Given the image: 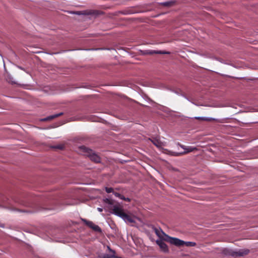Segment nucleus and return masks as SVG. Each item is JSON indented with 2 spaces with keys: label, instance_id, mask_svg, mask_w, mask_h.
Instances as JSON below:
<instances>
[{
  "label": "nucleus",
  "instance_id": "5701e85b",
  "mask_svg": "<svg viewBox=\"0 0 258 258\" xmlns=\"http://www.w3.org/2000/svg\"><path fill=\"white\" fill-rule=\"evenodd\" d=\"M0 227L4 228L5 225L4 224L0 223Z\"/></svg>",
  "mask_w": 258,
  "mask_h": 258
},
{
  "label": "nucleus",
  "instance_id": "4be33fe9",
  "mask_svg": "<svg viewBox=\"0 0 258 258\" xmlns=\"http://www.w3.org/2000/svg\"><path fill=\"white\" fill-rule=\"evenodd\" d=\"M122 200L125 201H127V202H130V199L128 198H125L123 196V199H122Z\"/></svg>",
  "mask_w": 258,
  "mask_h": 258
},
{
  "label": "nucleus",
  "instance_id": "6e6552de",
  "mask_svg": "<svg viewBox=\"0 0 258 258\" xmlns=\"http://www.w3.org/2000/svg\"><path fill=\"white\" fill-rule=\"evenodd\" d=\"M144 54L152 55L154 54H169V52L161 50H146L144 51Z\"/></svg>",
  "mask_w": 258,
  "mask_h": 258
},
{
  "label": "nucleus",
  "instance_id": "f03ea898",
  "mask_svg": "<svg viewBox=\"0 0 258 258\" xmlns=\"http://www.w3.org/2000/svg\"><path fill=\"white\" fill-rule=\"evenodd\" d=\"M223 252L225 254H228L234 257L243 256L248 254L249 252V250L248 249H241L237 251H234L230 249H224Z\"/></svg>",
  "mask_w": 258,
  "mask_h": 258
},
{
  "label": "nucleus",
  "instance_id": "f8f14e48",
  "mask_svg": "<svg viewBox=\"0 0 258 258\" xmlns=\"http://www.w3.org/2000/svg\"><path fill=\"white\" fill-rule=\"evenodd\" d=\"M153 144L157 147H160L162 146V143L158 138H154L151 140Z\"/></svg>",
  "mask_w": 258,
  "mask_h": 258
},
{
  "label": "nucleus",
  "instance_id": "1a4fd4ad",
  "mask_svg": "<svg viewBox=\"0 0 258 258\" xmlns=\"http://www.w3.org/2000/svg\"><path fill=\"white\" fill-rule=\"evenodd\" d=\"M181 147L185 150L184 152L183 153H176V156H179L182 154H185L189 152H191L194 151L195 150H196L197 149L196 148L192 147H185L183 145H180Z\"/></svg>",
  "mask_w": 258,
  "mask_h": 258
},
{
  "label": "nucleus",
  "instance_id": "f3484780",
  "mask_svg": "<svg viewBox=\"0 0 258 258\" xmlns=\"http://www.w3.org/2000/svg\"><path fill=\"white\" fill-rule=\"evenodd\" d=\"M173 4V2H168L162 3V5L165 7H169L171 6Z\"/></svg>",
  "mask_w": 258,
  "mask_h": 258
},
{
  "label": "nucleus",
  "instance_id": "39448f33",
  "mask_svg": "<svg viewBox=\"0 0 258 258\" xmlns=\"http://www.w3.org/2000/svg\"><path fill=\"white\" fill-rule=\"evenodd\" d=\"M166 236L167 238V239H166V240L170 242L171 244H174L178 246H182L184 245L185 242L183 240H181L177 238L171 237L168 235H166Z\"/></svg>",
  "mask_w": 258,
  "mask_h": 258
},
{
  "label": "nucleus",
  "instance_id": "9d476101",
  "mask_svg": "<svg viewBox=\"0 0 258 258\" xmlns=\"http://www.w3.org/2000/svg\"><path fill=\"white\" fill-rule=\"evenodd\" d=\"M63 112H60L59 113L54 114L53 115H51L50 116H48L46 118L42 119L43 121H47V120H52L53 119H54L56 117H58L59 116H60L61 115H63Z\"/></svg>",
  "mask_w": 258,
  "mask_h": 258
},
{
  "label": "nucleus",
  "instance_id": "dca6fc26",
  "mask_svg": "<svg viewBox=\"0 0 258 258\" xmlns=\"http://www.w3.org/2000/svg\"><path fill=\"white\" fill-rule=\"evenodd\" d=\"M105 202L110 205H113L114 204V201L113 200L108 199H106L105 200Z\"/></svg>",
  "mask_w": 258,
  "mask_h": 258
},
{
  "label": "nucleus",
  "instance_id": "6ab92c4d",
  "mask_svg": "<svg viewBox=\"0 0 258 258\" xmlns=\"http://www.w3.org/2000/svg\"><path fill=\"white\" fill-rule=\"evenodd\" d=\"M114 194L115 196V197H118L121 199H123V196L121 195L120 194L117 192H114Z\"/></svg>",
  "mask_w": 258,
  "mask_h": 258
},
{
  "label": "nucleus",
  "instance_id": "f257e3e1",
  "mask_svg": "<svg viewBox=\"0 0 258 258\" xmlns=\"http://www.w3.org/2000/svg\"><path fill=\"white\" fill-rule=\"evenodd\" d=\"M79 151L83 155L88 157L90 159L95 163H99L100 162V157L94 153L91 149L82 146L79 147Z\"/></svg>",
  "mask_w": 258,
  "mask_h": 258
},
{
  "label": "nucleus",
  "instance_id": "7ed1b4c3",
  "mask_svg": "<svg viewBox=\"0 0 258 258\" xmlns=\"http://www.w3.org/2000/svg\"><path fill=\"white\" fill-rule=\"evenodd\" d=\"M111 213L121 217L123 213H124L122 209V206L119 204H117L113 205L110 208Z\"/></svg>",
  "mask_w": 258,
  "mask_h": 258
},
{
  "label": "nucleus",
  "instance_id": "b1692460",
  "mask_svg": "<svg viewBox=\"0 0 258 258\" xmlns=\"http://www.w3.org/2000/svg\"><path fill=\"white\" fill-rule=\"evenodd\" d=\"M98 210L99 212H102V211H103L102 209L100 208H98Z\"/></svg>",
  "mask_w": 258,
  "mask_h": 258
},
{
  "label": "nucleus",
  "instance_id": "aec40b11",
  "mask_svg": "<svg viewBox=\"0 0 258 258\" xmlns=\"http://www.w3.org/2000/svg\"><path fill=\"white\" fill-rule=\"evenodd\" d=\"M196 118L197 119L200 120H209V119L208 118H205V117H196Z\"/></svg>",
  "mask_w": 258,
  "mask_h": 258
},
{
  "label": "nucleus",
  "instance_id": "a211bd4d",
  "mask_svg": "<svg viewBox=\"0 0 258 258\" xmlns=\"http://www.w3.org/2000/svg\"><path fill=\"white\" fill-rule=\"evenodd\" d=\"M105 191L107 193H111L113 191V188L112 187H105Z\"/></svg>",
  "mask_w": 258,
  "mask_h": 258
},
{
  "label": "nucleus",
  "instance_id": "4468645a",
  "mask_svg": "<svg viewBox=\"0 0 258 258\" xmlns=\"http://www.w3.org/2000/svg\"><path fill=\"white\" fill-rule=\"evenodd\" d=\"M184 244L187 246H195L196 243L194 242H185Z\"/></svg>",
  "mask_w": 258,
  "mask_h": 258
},
{
  "label": "nucleus",
  "instance_id": "0eeeda50",
  "mask_svg": "<svg viewBox=\"0 0 258 258\" xmlns=\"http://www.w3.org/2000/svg\"><path fill=\"white\" fill-rule=\"evenodd\" d=\"M123 219L124 221L126 222H128L130 223H133L135 222V219L134 217L130 214H127L125 213H124L121 217Z\"/></svg>",
  "mask_w": 258,
  "mask_h": 258
},
{
  "label": "nucleus",
  "instance_id": "9b49d317",
  "mask_svg": "<svg viewBox=\"0 0 258 258\" xmlns=\"http://www.w3.org/2000/svg\"><path fill=\"white\" fill-rule=\"evenodd\" d=\"M108 248L110 252H111L113 254L115 253V251L111 249L109 246H108ZM102 258H118L117 256H116L114 254L113 255H109L108 254H104Z\"/></svg>",
  "mask_w": 258,
  "mask_h": 258
},
{
  "label": "nucleus",
  "instance_id": "20e7f679",
  "mask_svg": "<svg viewBox=\"0 0 258 258\" xmlns=\"http://www.w3.org/2000/svg\"><path fill=\"white\" fill-rule=\"evenodd\" d=\"M81 220L86 226L91 228L94 231L101 232V228L97 225L94 224L92 221H88L85 219L81 218Z\"/></svg>",
  "mask_w": 258,
  "mask_h": 258
},
{
  "label": "nucleus",
  "instance_id": "423d86ee",
  "mask_svg": "<svg viewBox=\"0 0 258 258\" xmlns=\"http://www.w3.org/2000/svg\"><path fill=\"white\" fill-rule=\"evenodd\" d=\"M156 243L159 246L161 250L164 252H168L169 249L167 244L162 240H157Z\"/></svg>",
  "mask_w": 258,
  "mask_h": 258
},
{
  "label": "nucleus",
  "instance_id": "2eb2a0df",
  "mask_svg": "<svg viewBox=\"0 0 258 258\" xmlns=\"http://www.w3.org/2000/svg\"><path fill=\"white\" fill-rule=\"evenodd\" d=\"M72 13L75 14H77L78 15L87 14L85 11H76V12H74Z\"/></svg>",
  "mask_w": 258,
  "mask_h": 258
},
{
  "label": "nucleus",
  "instance_id": "ddd939ff",
  "mask_svg": "<svg viewBox=\"0 0 258 258\" xmlns=\"http://www.w3.org/2000/svg\"><path fill=\"white\" fill-rule=\"evenodd\" d=\"M155 232L156 233V234H157V236H158L159 237H160L161 236V232L163 234H164L165 236L166 235L163 232V231L160 229V231L157 228H155Z\"/></svg>",
  "mask_w": 258,
  "mask_h": 258
},
{
  "label": "nucleus",
  "instance_id": "412c9836",
  "mask_svg": "<svg viewBox=\"0 0 258 258\" xmlns=\"http://www.w3.org/2000/svg\"><path fill=\"white\" fill-rule=\"evenodd\" d=\"M53 148L62 150L63 149V147L62 145H58V146L53 147Z\"/></svg>",
  "mask_w": 258,
  "mask_h": 258
}]
</instances>
